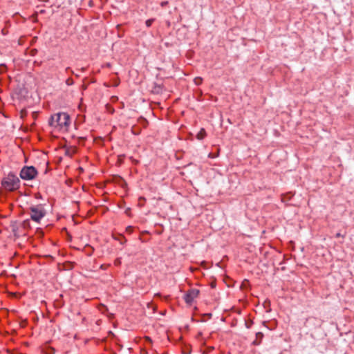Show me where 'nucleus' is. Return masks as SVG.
Returning <instances> with one entry per match:
<instances>
[{
    "label": "nucleus",
    "instance_id": "20",
    "mask_svg": "<svg viewBox=\"0 0 354 354\" xmlns=\"http://www.w3.org/2000/svg\"><path fill=\"white\" fill-rule=\"evenodd\" d=\"M155 297H160V295L159 293H157L155 295Z\"/></svg>",
    "mask_w": 354,
    "mask_h": 354
},
{
    "label": "nucleus",
    "instance_id": "7",
    "mask_svg": "<svg viewBox=\"0 0 354 354\" xmlns=\"http://www.w3.org/2000/svg\"><path fill=\"white\" fill-rule=\"evenodd\" d=\"M206 135H207V134H206V131H205V129L202 128V129L199 131V132L197 133V135H196V138H197L198 140H203V138H205Z\"/></svg>",
    "mask_w": 354,
    "mask_h": 354
},
{
    "label": "nucleus",
    "instance_id": "16",
    "mask_svg": "<svg viewBox=\"0 0 354 354\" xmlns=\"http://www.w3.org/2000/svg\"><path fill=\"white\" fill-rule=\"evenodd\" d=\"M104 66H106L107 68H111V64L110 63H106L104 64Z\"/></svg>",
    "mask_w": 354,
    "mask_h": 354
},
{
    "label": "nucleus",
    "instance_id": "21",
    "mask_svg": "<svg viewBox=\"0 0 354 354\" xmlns=\"http://www.w3.org/2000/svg\"><path fill=\"white\" fill-rule=\"evenodd\" d=\"M69 69H70V68H69V67H67L66 70V71H68V70H69Z\"/></svg>",
    "mask_w": 354,
    "mask_h": 354
},
{
    "label": "nucleus",
    "instance_id": "11",
    "mask_svg": "<svg viewBox=\"0 0 354 354\" xmlns=\"http://www.w3.org/2000/svg\"><path fill=\"white\" fill-rule=\"evenodd\" d=\"M162 90L161 87L160 86H155L154 90H153V93H159Z\"/></svg>",
    "mask_w": 354,
    "mask_h": 354
},
{
    "label": "nucleus",
    "instance_id": "6",
    "mask_svg": "<svg viewBox=\"0 0 354 354\" xmlns=\"http://www.w3.org/2000/svg\"><path fill=\"white\" fill-rule=\"evenodd\" d=\"M263 337V335L262 333L259 332L256 334V339L252 342L254 345H259L261 339Z\"/></svg>",
    "mask_w": 354,
    "mask_h": 354
},
{
    "label": "nucleus",
    "instance_id": "4",
    "mask_svg": "<svg viewBox=\"0 0 354 354\" xmlns=\"http://www.w3.org/2000/svg\"><path fill=\"white\" fill-rule=\"evenodd\" d=\"M19 175L23 180H30L36 177L37 171L33 166H25L21 169Z\"/></svg>",
    "mask_w": 354,
    "mask_h": 354
},
{
    "label": "nucleus",
    "instance_id": "10",
    "mask_svg": "<svg viewBox=\"0 0 354 354\" xmlns=\"http://www.w3.org/2000/svg\"><path fill=\"white\" fill-rule=\"evenodd\" d=\"M74 83L73 82V80L71 77L68 78L66 80V84L68 86H71V85H73Z\"/></svg>",
    "mask_w": 354,
    "mask_h": 354
},
{
    "label": "nucleus",
    "instance_id": "14",
    "mask_svg": "<svg viewBox=\"0 0 354 354\" xmlns=\"http://www.w3.org/2000/svg\"><path fill=\"white\" fill-rule=\"evenodd\" d=\"M120 263H121V261H120V259H116V260L115 261V262H114V264H115V266H119Z\"/></svg>",
    "mask_w": 354,
    "mask_h": 354
},
{
    "label": "nucleus",
    "instance_id": "19",
    "mask_svg": "<svg viewBox=\"0 0 354 354\" xmlns=\"http://www.w3.org/2000/svg\"><path fill=\"white\" fill-rule=\"evenodd\" d=\"M146 339H147V341H149V342H151V339H150V337H146Z\"/></svg>",
    "mask_w": 354,
    "mask_h": 354
},
{
    "label": "nucleus",
    "instance_id": "13",
    "mask_svg": "<svg viewBox=\"0 0 354 354\" xmlns=\"http://www.w3.org/2000/svg\"><path fill=\"white\" fill-rule=\"evenodd\" d=\"M345 236L344 235H342L341 233L338 232L335 234V237L336 238H339V237H342L344 238Z\"/></svg>",
    "mask_w": 354,
    "mask_h": 354
},
{
    "label": "nucleus",
    "instance_id": "17",
    "mask_svg": "<svg viewBox=\"0 0 354 354\" xmlns=\"http://www.w3.org/2000/svg\"><path fill=\"white\" fill-rule=\"evenodd\" d=\"M209 157L213 158H215L216 156L212 154V153H209Z\"/></svg>",
    "mask_w": 354,
    "mask_h": 354
},
{
    "label": "nucleus",
    "instance_id": "5",
    "mask_svg": "<svg viewBox=\"0 0 354 354\" xmlns=\"http://www.w3.org/2000/svg\"><path fill=\"white\" fill-rule=\"evenodd\" d=\"M199 294V290L197 289L189 290L184 296V299L187 304L191 305L194 299H196Z\"/></svg>",
    "mask_w": 354,
    "mask_h": 354
},
{
    "label": "nucleus",
    "instance_id": "2",
    "mask_svg": "<svg viewBox=\"0 0 354 354\" xmlns=\"http://www.w3.org/2000/svg\"><path fill=\"white\" fill-rule=\"evenodd\" d=\"M1 188L6 192H14L18 189L20 187V180L19 178L13 174L9 173L1 180Z\"/></svg>",
    "mask_w": 354,
    "mask_h": 354
},
{
    "label": "nucleus",
    "instance_id": "15",
    "mask_svg": "<svg viewBox=\"0 0 354 354\" xmlns=\"http://www.w3.org/2000/svg\"><path fill=\"white\" fill-rule=\"evenodd\" d=\"M167 4H168V1H162V2H161L160 6L162 7H164V6H167Z\"/></svg>",
    "mask_w": 354,
    "mask_h": 354
},
{
    "label": "nucleus",
    "instance_id": "18",
    "mask_svg": "<svg viewBox=\"0 0 354 354\" xmlns=\"http://www.w3.org/2000/svg\"><path fill=\"white\" fill-rule=\"evenodd\" d=\"M166 24H167V26L168 27H169V26H170V25H171L170 21H167L166 22Z\"/></svg>",
    "mask_w": 354,
    "mask_h": 354
},
{
    "label": "nucleus",
    "instance_id": "12",
    "mask_svg": "<svg viewBox=\"0 0 354 354\" xmlns=\"http://www.w3.org/2000/svg\"><path fill=\"white\" fill-rule=\"evenodd\" d=\"M127 230V232H129V233H131V232H132V231H133V227H132L131 226H128V227H127V230Z\"/></svg>",
    "mask_w": 354,
    "mask_h": 354
},
{
    "label": "nucleus",
    "instance_id": "1",
    "mask_svg": "<svg viewBox=\"0 0 354 354\" xmlns=\"http://www.w3.org/2000/svg\"><path fill=\"white\" fill-rule=\"evenodd\" d=\"M48 123L59 131H66L70 124V117L66 113H58L50 117Z\"/></svg>",
    "mask_w": 354,
    "mask_h": 354
},
{
    "label": "nucleus",
    "instance_id": "8",
    "mask_svg": "<svg viewBox=\"0 0 354 354\" xmlns=\"http://www.w3.org/2000/svg\"><path fill=\"white\" fill-rule=\"evenodd\" d=\"M194 82L196 85H201L203 82V78L201 77H196L194 79Z\"/></svg>",
    "mask_w": 354,
    "mask_h": 354
},
{
    "label": "nucleus",
    "instance_id": "9",
    "mask_svg": "<svg viewBox=\"0 0 354 354\" xmlns=\"http://www.w3.org/2000/svg\"><path fill=\"white\" fill-rule=\"evenodd\" d=\"M154 19H147L145 22V24L147 27H150L153 22Z\"/></svg>",
    "mask_w": 354,
    "mask_h": 354
},
{
    "label": "nucleus",
    "instance_id": "3",
    "mask_svg": "<svg viewBox=\"0 0 354 354\" xmlns=\"http://www.w3.org/2000/svg\"><path fill=\"white\" fill-rule=\"evenodd\" d=\"M30 216L32 221L39 223L46 215V210L42 205H32L29 208Z\"/></svg>",
    "mask_w": 354,
    "mask_h": 354
}]
</instances>
